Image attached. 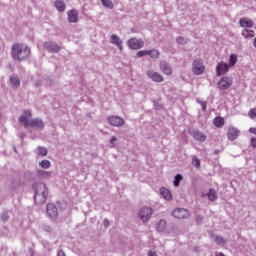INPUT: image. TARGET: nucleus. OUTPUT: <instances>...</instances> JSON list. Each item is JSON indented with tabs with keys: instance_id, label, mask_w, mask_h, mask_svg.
<instances>
[{
	"instance_id": "nucleus-27",
	"label": "nucleus",
	"mask_w": 256,
	"mask_h": 256,
	"mask_svg": "<svg viewBox=\"0 0 256 256\" xmlns=\"http://www.w3.org/2000/svg\"><path fill=\"white\" fill-rule=\"evenodd\" d=\"M103 7H105L106 9H113L114 7V4H113V1L111 0H100Z\"/></svg>"
},
{
	"instance_id": "nucleus-2",
	"label": "nucleus",
	"mask_w": 256,
	"mask_h": 256,
	"mask_svg": "<svg viewBox=\"0 0 256 256\" xmlns=\"http://www.w3.org/2000/svg\"><path fill=\"white\" fill-rule=\"evenodd\" d=\"M33 189L35 203H37V205H43V203L47 201V197H49L47 185H45L43 182H36L33 184Z\"/></svg>"
},
{
	"instance_id": "nucleus-36",
	"label": "nucleus",
	"mask_w": 256,
	"mask_h": 256,
	"mask_svg": "<svg viewBox=\"0 0 256 256\" xmlns=\"http://www.w3.org/2000/svg\"><path fill=\"white\" fill-rule=\"evenodd\" d=\"M248 115H249L250 119H255L256 118V108L250 109V111L248 112Z\"/></svg>"
},
{
	"instance_id": "nucleus-8",
	"label": "nucleus",
	"mask_w": 256,
	"mask_h": 256,
	"mask_svg": "<svg viewBox=\"0 0 256 256\" xmlns=\"http://www.w3.org/2000/svg\"><path fill=\"white\" fill-rule=\"evenodd\" d=\"M189 133L196 141H200L201 143H205V141H207V135L197 129L191 128Z\"/></svg>"
},
{
	"instance_id": "nucleus-32",
	"label": "nucleus",
	"mask_w": 256,
	"mask_h": 256,
	"mask_svg": "<svg viewBox=\"0 0 256 256\" xmlns=\"http://www.w3.org/2000/svg\"><path fill=\"white\" fill-rule=\"evenodd\" d=\"M237 63V55L231 54L229 57V65L230 67H234V65Z\"/></svg>"
},
{
	"instance_id": "nucleus-16",
	"label": "nucleus",
	"mask_w": 256,
	"mask_h": 256,
	"mask_svg": "<svg viewBox=\"0 0 256 256\" xmlns=\"http://www.w3.org/2000/svg\"><path fill=\"white\" fill-rule=\"evenodd\" d=\"M239 130L235 127H229L227 132V137L229 141H235L239 137Z\"/></svg>"
},
{
	"instance_id": "nucleus-43",
	"label": "nucleus",
	"mask_w": 256,
	"mask_h": 256,
	"mask_svg": "<svg viewBox=\"0 0 256 256\" xmlns=\"http://www.w3.org/2000/svg\"><path fill=\"white\" fill-rule=\"evenodd\" d=\"M43 229L46 231V233H51L53 231V228H51L49 225H44Z\"/></svg>"
},
{
	"instance_id": "nucleus-38",
	"label": "nucleus",
	"mask_w": 256,
	"mask_h": 256,
	"mask_svg": "<svg viewBox=\"0 0 256 256\" xmlns=\"http://www.w3.org/2000/svg\"><path fill=\"white\" fill-rule=\"evenodd\" d=\"M25 177H26L27 179H35V175H34L33 172H31V171H26V172H25Z\"/></svg>"
},
{
	"instance_id": "nucleus-45",
	"label": "nucleus",
	"mask_w": 256,
	"mask_h": 256,
	"mask_svg": "<svg viewBox=\"0 0 256 256\" xmlns=\"http://www.w3.org/2000/svg\"><path fill=\"white\" fill-rule=\"evenodd\" d=\"M249 37H250V38L255 37V31H253V30H248V39H249Z\"/></svg>"
},
{
	"instance_id": "nucleus-52",
	"label": "nucleus",
	"mask_w": 256,
	"mask_h": 256,
	"mask_svg": "<svg viewBox=\"0 0 256 256\" xmlns=\"http://www.w3.org/2000/svg\"><path fill=\"white\" fill-rule=\"evenodd\" d=\"M218 154H219V150H215L214 155H218Z\"/></svg>"
},
{
	"instance_id": "nucleus-31",
	"label": "nucleus",
	"mask_w": 256,
	"mask_h": 256,
	"mask_svg": "<svg viewBox=\"0 0 256 256\" xmlns=\"http://www.w3.org/2000/svg\"><path fill=\"white\" fill-rule=\"evenodd\" d=\"M39 167L42 169H49V167H51V162L49 160H42L39 162Z\"/></svg>"
},
{
	"instance_id": "nucleus-42",
	"label": "nucleus",
	"mask_w": 256,
	"mask_h": 256,
	"mask_svg": "<svg viewBox=\"0 0 256 256\" xmlns=\"http://www.w3.org/2000/svg\"><path fill=\"white\" fill-rule=\"evenodd\" d=\"M196 223L197 225H203V216H197Z\"/></svg>"
},
{
	"instance_id": "nucleus-9",
	"label": "nucleus",
	"mask_w": 256,
	"mask_h": 256,
	"mask_svg": "<svg viewBox=\"0 0 256 256\" xmlns=\"http://www.w3.org/2000/svg\"><path fill=\"white\" fill-rule=\"evenodd\" d=\"M218 89H220V91H226V89H229V87H231V85H233V80L231 78H229V76H225L223 78H221V80L218 82Z\"/></svg>"
},
{
	"instance_id": "nucleus-7",
	"label": "nucleus",
	"mask_w": 256,
	"mask_h": 256,
	"mask_svg": "<svg viewBox=\"0 0 256 256\" xmlns=\"http://www.w3.org/2000/svg\"><path fill=\"white\" fill-rule=\"evenodd\" d=\"M107 121L112 127H123L125 125V119L120 116H109Z\"/></svg>"
},
{
	"instance_id": "nucleus-12",
	"label": "nucleus",
	"mask_w": 256,
	"mask_h": 256,
	"mask_svg": "<svg viewBox=\"0 0 256 256\" xmlns=\"http://www.w3.org/2000/svg\"><path fill=\"white\" fill-rule=\"evenodd\" d=\"M146 75L149 79H151L155 83H163V81H164L163 75H161L159 72H155L153 70H148L146 72Z\"/></svg>"
},
{
	"instance_id": "nucleus-25",
	"label": "nucleus",
	"mask_w": 256,
	"mask_h": 256,
	"mask_svg": "<svg viewBox=\"0 0 256 256\" xmlns=\"http://www.w3.org/2000/svg\"><path fill=\"white\" fill-rule=\"evenodd\" d=\"M206 195L209 201H215L217 199V192L214 189H210Z\"/></svg>"
},
{
	"instance_id": "nucleus-37",
	"label": "nucleus",
	"mask_w": 256,
	"mask_h": 256,
	"mask_svg": "<svg viewBox=\"0 0 256 256\" xmlns=\"http://www.w3.org/2000/svg\"><path fill=\"white\" fill-rule=\"evenodd\" d=\"M1 219H2L3 223H7V221H9V214L6 212L2 213Z\"/></svg>"
},
{
	"instance_id": "nucleus-47",
	"label": "nucleus",
	"mask_w": 256,
	"mask_h": 256,
	"mask_svg": "<svg viewBox=\"0 0 256 256\" xmlns=\"http://www.w3.org/2000/svg\"><path fill=\"white\" fill-rule=\"evenodd\" d=\"M103 225L104 227H109V219H104Z\"/></svg>"
},
{
	"instance_id": "nucleus-13",
	"label": "nucleus",
	"mask_w": 256,
	"mask_h": 256,
	"mask_svg": "<svg viewBox=\"0 0 256 256\" xmlns=\"http://www.w3.org/2000/svg\"><path fill=\"white\" fill-rule=\"evenodd\" d=\"M43 47L48 53H59V51H61V46L57 45L55 42H45Z\"/></svg>"
},
{
	"instance_id": "nucleus-39",
	"label": "nucleus",
	"mask_w": 256,
	"mask_h": 256,
	"mask_svg": "<svg viewBox=\"0 0 256 256\" xmlns=\"http://www.w3.org/2000/svg\"><path fill=\"white\" fill-rule=\"evenodd\" d=\"M147 55V50H140L137 52V57H145Z\"/></svg>"
},
{
	"instance_id": "nucleus-18",
	"label": "nucleus",
	"mask_w": 256,
	"mask_h": 256,
	"mask_svg": "<svg viewBox=\"0 0 256 256\" xmlns=\"http://www.w3.org/2000/svg\"><path fill=\"white\" fill-rule=\"evenodd\" d=\"M68 21L69 23H77L79 21V12L77 10L68 11Z\"/></svg>"
},
{
	"instance_id": "nucleus-35",
	"label": "nucleus",
	"mask_w": 256,
	"mask_h": 256,
	"mask_svg": "<svg viewBox=\"0 0 256 256\" xmlns=\"http://www.w3.org/2000/svg\"><path fill=\"white\" fill-rule=\"evenodd\" d=\"M176 41H177L178 45H186V43H187V39H185L181 36L177 37Z\"/></svg>"
},
{
	"instance_id": "nucleus-41",
	"label": "nucleus",
	"mask_w": 256,
	"mask_h": 256,
	"mask_svg": "<svg viewBox=\"0 0 256 256\" xmlns=\"http://www.w3.org/2000/svg\"><path fill=\"white\" fill-rule=\"evenodd\" d=\"M242 36L245 37V39H249V29H244L242 31Z\"/></svg>"
},
{
	"instance_id": "nucleus-26",
	"label": "nucleus",
	"mask_w": 256,
	"mask_h": 256,
	"mask_svg": "<svg viewBox=\"0 0 256 256\" xmlns=\"http://www.w3.org/2000/svg\"><path fill=\"white\" fill-rule=\"evenodd\" d=\"M167 225V222L165 220H160L158 225H157V231H159V233H163V231H165V227Z\"/></svg>"
},
{
	"instance_id": "nucleus-5",
	"label": "nucleus",
	"mask_w": 256,
	"mask_h": 256,
	"mask_svg": "<svg viewBox=\"0 0 256 256\" xmlns=\"http://www.w3.org/2000/svg\"><path fill=\"white\" fill-rule=\"evenodd\" d=\"M192 72L194 75H203V73H205V65L203 64V60L199 58L193 60Z\"/></svg>"
},
{
	"instance_id": "nucleus-20",
	"label": "nucleus",
	"mask_w": 256,
	"mask_h": 256,
	"mask_svg": "<svg viewBox=\"0 0 256 256\" xmlns=\"http://www.w3.org/2000/svg\"><path fill=\"white\" fill-rule=\"evenodd\" d=\"M160 195L165 199L166 201H171L173 199V194L171 191H169L167 188H161L160 189Z\"/></svg>"
},
{
	"instance_id": "nucleus-6",
	"label": "nucleus",
	"mask_w": 256,
	"mask_h": 256,
	"mask_svg": "<svg viewBox=\"0 0 256 256\" xmlns=\"http://www.w3.org/2000/svg\"><path fill=\"white\" fill-rule=\"evenodd\" d=\"M144 45L145 42L142 39L131 38L128 40V47H130V49H134L135 51L143 49Z\"/></svg>"
},
{
	"instance_id": "nucleus-19",
	"label": "nucleus",
	"mask_w": 256,
	"mask_h": 256,
	"mask_svg": "<svg viewBox=\"0 0 256 256\" xmlns=\"http://www.w3.org/2000/svg\"><path fill=\"white\" fill-rule=\"evenodd\" d=\"M239 23L240 27H244L245 29H251L253 27V20L250 18H241Z\"/></svg>"
},
{
	"instance_id": "nucleus-14",
	"label": "nucleus",
	"mask_w": 256,
	"mask_h": 256,
	"mask_svg": "<svg viewBox=\"0 0 256 256\" xmlns=\"http://www.w3.org/2000/svg\"><path fill=\"white\" fill-rule=\"evenodd\" d=\"M159 69L162 73H164V75H172L173 73V68L165 60L160 61Z\"/></svg>"
},
{
	"instance_id": "nucleus-21",
	"label": "nucleus",
	"mask_w": 256,
	"mask_h": 256,
	"mask_svg": "<svg viewBox=\"0 0 256 256\" xmlns=\"http://www.w3.org/2000/svg\"><path fill=\"white\" fill-rule=\"evenodd\" d=\"M10 85H12V87H14L15 89H17V87H19V85H21V80L19 79V76L17 75H12L10 77Z\"/></svg>"
},
{
	"instance_id": "nucleus-28",
	"label": "nucleus",
	"mask_w": 256,
	"mask_h": 256,
	"mask_svg": "<svg viewBox=\"0 0 256 256\" xmlns=\"http://www.w3.org/2000/svg\"><path fill=\"white\" fill-rule=\"evenodd\" d=\"M212 239L217 243V245H225V239L221 236L213 235Z\"/></svg>"
},
{
	"instance_id": "nucleus-3",
	"label": "nucleus",
	"mask_w": 256,
	"mask_h": 256,
	"mask_svg": "<svg viewBox=\"0 0 256 256\" xmlns=\"http://www.w3.org/2000/svg\"><path fill=\"white\" fill-rule=\"evenodd\" d=\"M18 121L20 125H23L25 129H27L28 127H32L33 129L41 131L45 128V123H43V120L39 118H34L29 121V118H27V116L21 115Z\"/></svg>"
},
{
	"instance_id": "nucleus-33",
	"label": "nucleus",
	"mask_w": 256,
	"mask_h": 256,
	"mask_svg": "<svg viewBox=\"0 0 256 256\" xmlns=\"http://www.w3.org/2000/svg\"><path fill=\"white\" fill-rule=\"evenodd\" d=\"M40 177H51V172L45 170H37Z\"/></svg>"
},
{
	"instance_id": "nucleus-34",
	"label": "nucleus",
	"mask_w": 256,
	"mask_h": 256,
	"mask_svg": "<svg viewBox=\"0 0 256 256\" xmlns=\"http://www.w3.org/2000/svg\"><path fill=\"white\" fill-rule=\"evenodd\" d=\"M192 161L194 166L201 167V160L199 158H197L196 156H193Z\"/></svg>"
},
{
	"instance_id": "nucleus-49",
	"label": "nucleus",
	"mask_w": 256,
	"mask_h": 256,
	"mask_svg": "<svg viewBox=\"0 0 256 256\" xmlns=\"http://www.w3.org/2000/svg\"><path fill=\"white\" fill-rule=\"evenodd\" d=\"M24 115H26L27 117H31V112L30 111H24Z\"/></svg>"
},
{
	"instance_id": "nucleus-24",
	"label": "nucleus",
	"mask_w": 256,
	"mask_h": 256,
	"mask_svg": "<svg viewBox=\"0 0 256 256\" xmlns=\"http://www.w3.org/2000/svg\"><path fill=\"white\" fill-rule=\"evenodd\" d=\"M214 125L218 128L223 127V125H225V119L221 116L214 118Z\"/></svg>"
},
{
	"instance_id": "nucleus-29",
	"label": "nucleus",
	"mask_w": 256,
	"mask_h": 256,
	"mask_svg": "<svg viewBox=\"0 0 256 256\" xmlns=\"http://www.w3.org/2000/svg\"><path fill=\"white\" fill-rule=\"evenodd\" d=\"M181 181H183V175L181 174H177L175 177H174V187H179Z\"/></svg>"
},
{
	"instance_id": "nucleus-30",
	"label": "nucleus",
	"mask_w": 256,
	"mask_h": 256,
	"mask_svg": "<svg viewBox=\"0 0 256 256\" xmlns=\"http://www.w3.org/2000/svg\"><path fill=\"white\" fill-rule=\"evenodd\" d=\"M37 155L40 157H45L47 155V148L39 146L37 148Z\"/></svg>"
},
{
	"instance_id": "nucleus-46",
	"label": "nucleus",
	"mask_w": 256,
	"mask_h": 256,
	"mask_svg": "<svg viewBox=\"0 0 256 256\" xmlns=\"http://www.w3.org/2000/svg\"><path fill=\"white\" fill-rule=\"evenodd\" d=\"M115 141H117V137L113 136V137L110 139V143H111L112 147H115Z\"/></svg>"
},
{
	"instance_id": "nucleus-1",
	"label": "nucleus",
	"mask_w": 256,
	"mask_h": 256,
	"mask_svg": "<svg viewBox=\"0 0 256 256\" xmlns=\"http://www.w3.org/2000/svg\"><path fill=\"white\" fill-rule=\"evenodd\" d=\"M31 55V48L27 44L15 43L11 48V57L16 61H24Z\"/></svg>"
},
{
	"instance_id": "nucleus-10",
	"label": "nucleus",
	"mask_w": 256,
	"mask_h": 256,
	"mask_svg": "<svg viewBox=\"0 0 256 256\" xmlns=\"http://www.w3.org/2000/svg\"><path fill=\"white\" fill-rule=\"evenodd\" d=\"M172 217L176 219H187L189 217V210L185 208H176L172 211Z\"/></svg>"
},
{
	"instance_id": "nucleus-44",
	"label": "nucleus",
	"mask_w": 256,
	"mask_h": 256,
	"mask_svg": "<svg viewBox=\"0 0 256 256\" xmlns=\"http://www.w3.org/2000/svg\"><path fill=\"white\" fill-rule=\"evenodd\" d=\"M251 146L253 147V149H256V138L252 137L250 140Z\"/></svg>"
},
{
	"instance_id": "nucleus-51",
	"label": "nucleus",
	"mask_w": 256,
	"mask_h": 256,
	"mask_svg": "<svg viewBox=\"0 0 256 256\" xmlns=\"http://www.w3.org/2000/svg\"><path fill=\"white\" fill-rule=\"evenodd\" d=\"M148 256H157V253H155V252H148Z\"/></svg>"
},
{
	"instance_id": "nucleus-11",
	"label": "nucleus",
	"mask_w": 256,
	"mask_h": 256,
	"mask_svg": "<svg viewBox=\"0 0 256 256\" xmlns=\"http://www.w3.org/2000/svg\"><path fill=\"white\" fill-rule=\"evenodd\" d=\"M46 211H47V215H48V217H50V219H57V217L59 215V209L57 208V206H55V204H53V203L47 204Z\"/></svg>"
},
{
	"instance_id": "nucleus-23",
	"label": "nucleus",
	"mask_w": 256,
	"mask_h": 256,
	"mask_svg": "<svg viewBox=\"0 0 256 256\" xmlns=\"http://www.w3.org/2000/svg\"><path fill=\"white\" fill-rule=\"evenodd\" d=\"M55 7L57 11H60V12H63L66 9V5H65V2H63V0H56Z\"/></svg>"
},
{
	"instance_id": "nucleus-4",
	"label": "nucleus",
	"mask_w": 256,
	"mask_h": 256,
	"mask_svg": "<svg viewBox=\"0 0 256 256\" xmlns=\"http://www.w3.org/2000/svg\"><path fill=\"white\" fill-rule=\"evenodd\" d=\"M151 215H153V208L151 207H142L138 212V217L143 223H148Z\"/></svg>"
},
{
	"instance_id": "nucleus-22",
	"label": "nucleus",
	"mask_w": 256,
	"mask_h": 256,
	"mask_svg": "<svg viewBox=\"0 0 256 256\" xmlns=\"http://www.w3.org/2000/svg\"><path fill=\"white\" fill-rule=\"evenodd\" d=\"M147 55L151 59H159L161 52H159V50L157 49H150V50H147Z\"/></svg>"
},
{
	"instance_id": "nucleus-53",
	"label": "nucleus",
	"mask_w": 256,
	"mask_h": 256,
	"mask_svg": "<svg viewBox=\"0 0 256 256\" xmlns=\"http://www.w3.org/2000/svg\"><path fill=\"white\" fill-rule=\"evenodd\" d=\"M36 87H39V84L36 83Z\"/></svg>"
},
{
	"instance_id": "nucleus-48",
	"label": "nucleus",
	"mask_w": 256,
	"mask_h": 256,
	"mask_svg": "<svg viewBox=\"0 0 256 256\" xmlns=\"http://www.w3.org/2000/svg\"><path fill=\"white\" fill-rule=\"evenodd\" d=\"M57 256H66L63 250H59Z\"/></svg>"
},
{
	"instance_id": "nucleus-15",
	"label": "nucleus",
	"mask_w": 256,
	"mask_h": 256,
	"mask_svg": "<svg viewBox=\"0 0 256 256\" xmlns=\"http://www.w3.org/2000/svg\"><path fill=\"white\" fill-rule=\"evenodd\" d=\"M227 71H229V64H227L225 62H220L216 66L217 77H221V75H225V73H227Z\"/></svg>"
},
{
	"instance_id": "nucleus-50",
	"label": "nucleus",
	"mask_w": 256,
	"mask_h": 256,
	"mask_svg": "<svg viewBox=\"0 0 256 256\" xmlns=\"http://www.w3.org/2000/svg\"><path fill=\"white\" fill-rule=\"evenodd\" d=\"M24 115H26L27 117H31V112L30 111H24Z\"/></svg>"
},
{
	"instance_id": "nucleus-40",
	"label": "nucleus",
	"mask_w": 256,
	"mask_h": 256,
	"mask_svg": "<svg viewBox=\"0 0 256 256\" xmlns=\"http://www.w3.org/2000/svg\"><path fill=\"white\" fill-rule=\"evenodd\" d=\"M198 103L201 104L203 111H207V102L198 100Z\"/></svg>"
},
{
	"instance_id": "nucleus-17",
	"label": "nucleus",
	"mask_w": 256,
	"mask_h": 256,
	"mask_svg": "<svg viewBox=\"0 0 256 256\" xmlns=\"http://www.w3.org/2000/svg\"><path fill=\"white\" fill-rule=\"evenodd\" d=\"M110 42L112 43V45H117L120 51H123V41H121V38H119L117 34L111 35Z\"/></svg>"
}]
</instances>
